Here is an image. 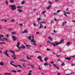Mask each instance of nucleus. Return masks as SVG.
Here are the masks:
<instances>
[{"mask_svg":"<svg viewBox=\"0 0 75 75\" xmlns=\"http://www.w3.org/2000/svg\"><path fill=\"white\" fill-rule=\"evenodd\" d=\"M33 25L34 27H36L37 26V25L35 24V23L33 24Z\"/></svg>","mask_w":75,"mask_h":75,"instance_id":"nucleus-51","label":"nucleus"},{"mask_svg":"<svg viewBox=\"0 0 75 75\" xmlns=\"http://www.w3.org/2000/svg\"><path fill=\"white\" fill-rule=\"evenodd\" d=\"M12 37L13 39V41H16L17 40V38L16 37H14V36L12 35L11 36Z\"/></svg>","mask_w":75,"mask_h":75,"instance_id":"nucleus-5","label":"nucleus"},{"mask_svg":"<svg viewBox=\"0 0 75 75\" xmlns=\"http://www.w3.org/2000/svg\"><path fill=\"white\" fill-rule=\"evenodd\" d=\"M9 7H11V8L12 11L15 10L16 9V6L14 5H9Z\"/></svg>","mask_w":75,"mask_h":75,"instance_id":"nucleus-2","label":"nucleus"},{"mask_svg":"<svg viewBox=\"0 0 75 75\" xmlns=\"http://www.w3.org/2000/svg\"><path fill=\"white\" fill-rule=\"evenodd\" d=\"M40 28H44V27L42 26V24H41V23H40Z\"/></svg>","mask_w":75,"mask_h":75,"instance_id":"nucleus-17","label":"nucleus"},{"mask_svg":"<svg viewBox=\"0 0 75 75\" xmlns=\"http://www.w3.org/2000/svg\"><path fill=\"white\" fill-rule=\"evenodd\" d=\"M51 7V5H50L47 8V10H48V9H50V8Z\"/></svg>","mask_w":75,"mask_h":75,"instance_id":"nucleus-22","label":"nucleus"},{"mask_svg":"<svg viewBox=\"0 0 75 75\" xmlns=\"http://www.w3.org/2000/svg\"><path fill=\"white\" fill-rule=\"evenodd\" d=\"M1 41H3V42L4 41H5V38H4L3 39H1Z\"/></svg>","mask_w":75,"mask_h":75,"instance_id":"nucleus-27","label":"nucleus"},{"mask_svg":"<svg viewBox=\"0 0 75 75\" xmlns=\"http://www.w3.org/2000/svg\"><path fill=\"white\" fill-rule=\"evenodd\" d=\"M48 58L45 57L44 58V60L45 61L47 62V60H48Z\"/></svg>","mask_w":75,"mask_h":75,"instance_id":"nucleus-14","label":"nucleus"},{"mask_svg":"<svg viewBox=\"0 0 75 75\" xmlns=\"http://www.w3.org/2000/svg\"><path fill=\"white\" fill-rule=\"evenodd\" d=\"M12 34H14V35H16L17 34V33H16V32H12Z\"/></svg>","mask_w":75,"mask_h":75,"instance_id":"nucleus-18","label":"nucleus"},{"mask_svg":"<svg viewBox=\"0 0 75 75\" xmlns=\"http://www.w3.org/2000/svg\"><path fill=\"white\" fill-rule=\"evenodd\" d=\"M14 62H12V61L11 62L10 64H11V65L12 66L14 67H19L21 68L22 69V68H23L22 66H21L20 65H14L13 64V63H14Z\"/></svg>","mask_w":75,"mask_h":75,"instance_id":"nucleus-1","label":"nucleus"},{"mask_svg":"<svg viewBox=\"0 0 75 75\" xmlns=\"http://www.w3.org/2000/svg\"><path fill=\"white\" fill-rule=\"evenodd\" d=\"M11 21L12 23H13V22L15 21V20L14 19H12L11 20Z\"/></svg>","mask_w":75,"mask_h":75,"instance_id":"nucleus-34","label":"nucleus"},{"mask_svg":"<svg viewBox=\"0 0 75 75\" xmlns=\"http://www.w3.org/2000/svg\"><path fill=\"white\" fill-rule=\"evenodd\" d=\"M41 23H43V24H45V22L44 21H42L40 22Z\"/></svg>","mask_w":75,"mask_h":75,"instance_id":"nucleus-50","label":"nucleus"},{"mask_svg":"<svg viewBox=\"0 0 75 75\" xmlns=\"http://www.w3.org/2000/svg\"><path fill=\"white\" fill-rule=\"evenodd\" d=\"M11 72H13L14 73H16L17 71L13 70H11Z\"/></svg>","mask_w":75,"mask_h":75,"instance_id":"nucleus-12","label":"nucleus"},{"mask_svg":"<svg viewBox=\"0 0 75 75\" xmlns=\"http://www.w3.org/2000/svg\"><path fill=\"white\" fill-rule=\"evenodd\" d=\"M47 51H50V49L47 48Z\"/></svg>","mask_w":75,"mask_h":75,"instance_id":"nucleus-54","label":"nucleus"},{"mask_svg":"<svg viewBox=\"0 0 75 75\" xmlns=\"http://www.w3.org/2000/svg\"><path fill=\"white\" fill-rule=\"evenodd\" d=\"M31 36H29L28 37V40H30L31 39Z\"/></svg>","mask_w":75,"mask_h":75,"instance_id":"nucleus-28","label":"nucleus"},{"mask_svg":"<svg viewBox=\"0 0 75 75\" xmlns=\"http://www.w3.org/2000/svg\"><path fill=\"white\" fill-rule=\"evenodd\" d=\"M48 2L49 3V4H52V2H51V1H48Z\"/></svg>","mask_w":75,"mask_h":75,"instance_id":"nucleus-55","label":"nucleus"},{"mask_svg":"<svg viewBox=\"0 0 75 75\" xmlns=\"http://www.w3.org/2000/svg\"><path fill=\"white\" fill-rule=\"evenodd\" d=\"M19 25H20V26H23V23H19Z\"/></svg>","mask_w":75,"mask_h":75,"instance_id":"nucleus-43","label":"nucleus"},{"mask_svg":"<svg viewBox=\"0 0 75 75\" xmlns=\"http://www.w3.org/2000/svg\"><path fill=\"white\" fill-rule=\"evenodd\" d=\"M59 12H60V10H57L56 11V13H59Z\"/></svg>","mask_w":75,"mask_h":75,"instance_id":"nucleus-48","label":"nucleus"},{"mask_svg":"<svg viewBox=\"0 0 75 75\" xmlns=\"http://www.w3.org/2000/svg\"><path fill=\"white\" fill-rule=\"evenodd\" d=\"M0 44L4 45V44H6V42H2L0 43Z\"/></svg>","mask_w":75,"mask_h":75,"instance_id":"nucleus-23","label":"nucleus"},{"mask_svg":"<svg viewBox=\"0 0 75 75\" xmlns=\"http://www.w3.org/2000/svg\"><path fill=\"white\" fill-rule=\"evenodd\" d=\"M53 66L55 68H56L57 67V66L55 64H53Z\"/></svg>","mask_w":75,"mask_h":75,"instance_id":"nucleus-46","label":"nucleus"},{"mask_svg":"<svg viewBox=\"0 0 75 75\" xmlns=\"http://www.w3.org/2000/svg\"><path fill=\"white\" fill-rule=\"evenodd\" d=\"M4 74L5 75H10V73H5Z\"/></svg>","mask_w":75,"mask_h":75,"instance_id":"nucleus-37","label":"nucleus"},{"mask_svg":"<svg viewBox=\"0 0 75 75\" xmlns=\"http://www.w3.org/2000/svg\"><path fill=\"white\" fill-rule=\"evenodd\" d=\"M52 23L53 24H54V20H52L51 21Z\"/></svg>","mask_w":75,"mask_h":75,"instance_id":"nucleus-40","label":"nucleus"},{"mask_svg":"<svg viewBox=\"0 0 75 75\" xmlns=\"http://www.w3.org/2000/svg\"><path fill=\"white\" fill-rule=\"evenodd\" d=\"M10 1V3H14V1L13 0H11Z\"/></svg>","mask_w":75,"mask_h":75,"instance_id":"nucleus-26","label":"nucleus"},{"mask_svg":"<svg viewBox=\"0 0 75 75\" xmlns=\"http://www.w3.org/2000/svg\"><path fill=\"white\" fill-rule=\"evenodd\" d=\"M62 66H64V65H65V64H64V63H63L62 64Z\"/></svg>","mask_w":75,"mask_h":75,"instance_id":"nucleus-42","label":"nucleus"},{"mask_svg":"<svg viewBox=\"0 0 75 75\" xmlns=\"http://www.w3.org/2000/svg\"><path fill=\"white\" fill-rule=\"evenodd\" d=\"M57 57H61V55H57V54L56 55Z\"/></svg>","mask_w":75,"mask_h":75,"instance_id":"nucleus-44","label":"nucleus"},{"mask_svg":"<svg viewBox=\"0 0 75 75\" xmlns=\"http://www.w3.org/2000/svg\"><path fill=\"white\" fill-rule=\"evenodd\" d=\"M54 20L56 21V22H57V20L55 18H54Z\"/></svg>","mask_w":75,"mask_h":75,"instance_id":"nucleus-58","label":"nucleus"},{"mask_svg":"<svg viewBox=\"0 0 75 75\" xmlns=\"http://www.w3.org/2000/svg\"><path fill=\"white\" fill-rule=\"evenodd\" d=\"M53 14L54 15H55V14L56 15H57V14H58V13H53Z\"/></svg>","mask_w":75,"mask_h":75,"instance_id":"nucleus-45","label":"nucleus"},{"mask_svg":"<svg viewBox=\"0 0 75 75\" xmlns=\"http://www.w3.org/2000/svg\"><path fill=\"white\" fill-rule=\"evenodd\" d=\"M25 3V2L24 1H23L21 2V4H24Z\"/></svg>","mask_w":75,"mask_h":75,"instance_id":"nucleus-38","label":"nucleus"},{"mask_svg":"<svg viewBox=\"0 0 75 75\" xmlns=\"http://www.w3.org/2000/svg\"><path fill=\"white\" fill-rule=\"evenodd\" d=\"M4 37V36L3 35H0V38L1 39V37Z\"/></svg>","mask_w":75,"mask_h":75,"instance_id":"nucleus-47","label":"nucleus"},{"mask_svg":"<svg viewBox=\"0 0 75 75\" xmlns=\"http://www.w3.org/2000/svg\"><path fill=\"white\" fill-rule=\"evenodd\" d=\"M18 49H21V48H23L22 47H19V48L18 47Z\"/></svg>","mask_w":75,"mask_h":75,"instance_id":"nucleus-52","label":"nucleus"},{"mask_svg":"<svg viewBox=\"0 0 75 75\" xmlns=\"http://www.w3.org/2000/svg\"><path fill=\"white\" fill-rule=\"evenodd\" d=\"M22 48L23 49H25V47L24 45H22Z\"/></svg>","mask_w":75,"mask_h":75,"instance_id":"nucleus-33","label":"nucleus"},{"mask_svg":"<svg viewBox=\"0 0 75 75\" xmlns=\"http://www.w3.org/2000/svg\"><path fill=\"white\" fill-rule=\"evenodd\" d=\"M64 13H66V14H70V13L69 12H65V11H64Z\"/></svg>","mask_w":75,"mask_h":75,"instance_id":"nucleus-31","label":"nucleus"},{"mask_svg":"<svg viewBox=\"0 0 75 75\" xmlns=\"http://www.w3.org/2000/svg\"><path fill=\"white\" fill-rule=\"evenodd\" d=\"M9 36V35L8 34V35H7L6 37L7 38H8Z\"/></svg>","mask_w":75,"mask_h":75,"instance_id":"nucleus-62","label":"nucleus"},{"mask_svg":"<svg viewBox=\"0 0 75 75\" xmlns=\"http://www.w3.org/2000/svg\"><path fill=\"white\" fill-rule=\"evenodd\" d=\"M66 45H67V46H69L70 45H71V42H68L67 43Z\"/></svg>","mask_w":75,"mask_h":75,"instance_id":"nucleus-8","label":"nucleus"},{"mask_svg":"<svg viewBox=\"0 0 75 75\" xmlns=\"http://www.w3.org/2000/svg\"><path fill=\"white\" fill-rule=\"evenodd\" d=\"M10 30H12V29H11V28H9V29H8L9 31Z\"/></svg>","mask_w":75,"mask_h":75,"instance_id":"nucleus-63","label":"nucleus"},{"mask_svg":"<svg viewBox=\"0 0 75 75\" xmlns=\"http://www.w3.org/2000/svg\"><path fill=\"white\" fill-rule=\"evenodd\" d=\"M64 16H65L66 17H68V16H67V14H66V13H64Z\"/></svg>","mask_w":75,"mask_h":75,"instance_id":"nucleus-60","label":"nucleus"},{"mask_svg":"<svg viewBox=\"0 0 75 75\" xmlns=\"http://www.w3.org/2000/svg\"><path fill=\"white\" fill-rule=\"evenodd\" d=\"M24 59L22 58V59H20V61H23V62H27V61L24 60Z\"/></svg>","mask_w":75,"mask_h":75,"instance_id":"nucleus-9","label":"nucleus"},{"mask_svg":"<svg viewBox=\"0 0 75 75\" xmlns=\"http://www.w3.org/2000/svg\"><path fill=\"white\" fill-rule=\"evenodd\" d=\"M31 42H33V43H35V41L34 40V38H33L32 40H30Z\"/></svg>","mask_w":75,"mask_h":75,"instance_id":"nucleus-7","label":"nucleus"},{"mask_svg":"<svg viewBox=\"0 0 75 75\" xmlns=\"http://www.w3.org/2000/svg\"><path fill=\"white\" fill-rule=\"evenodd\" d=\"M18 11L19 12H20V13H21V12H23V11L21 10L20 9H18Z\"/></svg>","mask_w":75,"mask_h":75,"instance_id":"nucleus-16","label":"nucleus"},{"mask_svg":"<svg viewBox=\"0 0 75 75\" xmlns=\"http://www.w3.org/2000/svg\"><path fill=\"white\" fill-rule=\"evenodd\" d=\"M37 10V9L36 8H34L33 9V11H36Z\"/></svg>","mask_w":75,"mask_h":75,"instance_id":"nucleus-59","label":"nucleus"},{"mask_svg":"<svg viewBox=\"0 0 75 75\" xmlns=\"http://www.w3.org/2000/svg\"><path fill=\"white\" fill-rule=\"evenodd\" d=\"M22 65L23 66V67H25V64H22Z\"/></svg>","mask_w":75,"mask_h":75,"instance_id":"nucleus-39","label":"nucleus"},{"mask_svg":"<svg viewBox=\"0 0 75 75\" xmlns=\"http://www.w3.org/2000/svg\"><path fill=\"white\" fill-rule=\"evenodd\" d=\"M20 45V42H19L17 43L16 47L18 48H19V45Z\"/></svg>","mask_w":75,"mask_h":75,"instance_id":"nucleus-13","label":"nucleus"},{"mask_svg":"<svg viewBox=\"0 0 75 75\" xmlns=\"http://www.w3.org/2000/svg\"><path fill=\"white\" fill-rule=\"evenodd\" d=\"M0 65H2V66H3V65H4V63L3 62H0Z\"/></svg>","mask_w":75,"mask_h":75,"instance_id":"nucleus-15","label":"nucleus"},{"mask_svg":"<svg viewBox=\"0 0 75 75\" xmlns=\"http://www.w3.org/2000/svg\"><path fill=\"white\" fill-rule=\"evenodd\" d=\"M4 54L5 55H6V56L7 57H8V58H10V56L8 55V54L7 53V50H6L4 52Z\"/></svg>","mask_w":75,"mask_h":75,"instance_id":"nucleus-4","label":"nucleus"},{"mask_svg":"<svg viewBox=\"0 0 75 75\" xmlns=\"http://www.w3.org/2000/svg\"><path fill=\"white\" fill-rule=\"evenodd\" d=\"M65 59L67 60H71V58L69 57H65Z\"/></svg>","mask_w":75,"mask_h":75,"instance_id":"nucleus-11","label":"nucleus"},{"mask_svg":"<svg viewBox=\"0 0 75 75\" xmlns=\"http://www.w3.org/2000/svg\"><path fill=\"white\" fill-rule=\"evenodd\" d=\"M17 59V58L16 57H15L13 58V59Z\"/></svg>","mask_w":75,"mask_h":75,"instance_id":"nucleus-61","label":"nucleus"},{"mask_svg":"<svg viewBox=\"0 0 75 75\" xmlns=\"http://www.w3.org/2000/svg\"><path fill=\"white\" fill-rule=\"evenodd\" d=\"M44 66H47V65H48V64L47 63H45L44 64Z\"/></svg>","mask_w":75,"mask_h":75,"instance_id":"nucleus-30","label":"nucleus"},{"mask_svg":"<svg viewBox=\"0 0 75 75\" xmlns=\"http://www.w3.org/2000/svg\"><path fill=\"white\" fill-rule=\"evenodd\" d=\"M10 52H11L12 53V54H15V52H14L12 50H10Z\"/></svg>","mask_w":75,"mask_h":75,"instance_id":"nucleus-21","label":"nucleus"},{"mask_svg":"<svg viewBox=\"0 0 75 75\" xmlns=\"http://www.w3.org/2000/svg\"><path fill=\"white\" fill-rule=\"evenodd\" d=\"M5 3L6 4V6H8V2L7 1H5Z\"/></svg>","mask_w":75,"mask_h":75,"instance_id":"nucleus-35","label":"nucleus"},{"mask_svg":"<svg viewBox=\"0 0 75 75\" xmlns=\"http://www.w3.org/2000/svg\"><path fill=\"white\" fill-rule=\"evenodd\" d=\"M67 24V22H63V24H62V25H65V24Z\"/></svg>","mask_w":75,"mask_h":75,"instance_id":"nucleus-24","label":"nucleus"},{"mask_svg":"<svg viewBox=\"0 0 75 75\" xmlns=\"http://www.w3.org/2000/svg\"><path fill=\"white\" fill-rule=\"evenodd\" d=\"M64 39H62L59 42V43L57 42L56 41L54 42L55 44H56V45H59V44H62V42H64Z\"/></svg>","mask_w":75,"mask_h":75,"instance_id":"nucleus-3","label":"nucleus"},{"mask_svg":"<svg viewBox=\"0 0 75 75\" xmlns=\"http://www.w3.org/2000/svg\"><path fill=\"white\" fill-rule=\"evenodd\" d=\"M26 58H27V59H30V60L32 59L31 58H30V57H28V56H27L26 57Z\"/></svg>","mask_w":75,"mask_h":75,"instance_id":"nucleus-32","label":"nucleus"},{"mask_svg":"<svg viewBox=\"0 0 75 75\" xmlns=\"http://www.w3.org/2000/svg\"><path fill=\"white\" fill-rule=\"evenodd\" d=\"M37 21H40L41 20V18H37Z\"/></svg>","mask_w":75,"mask_h":75,"instance_id":"nucleus-25","label":"nucleus"},{"mask_svg":"<svg viewBox=\"0 0 75 75\" xmlns=\"http://www.w3.org/2000/svg\"><path fill=\"white\" fill-rule=\"evenodd\" d=\"M28 33V32L27 30H24V31L22 32V33Z\"/></svg>","mask_w":75,"mask_h":75,"instance_id":"nucleus-10","label":"nucleus"},{"mask_svg":"<svg viewBox=\"0 0 75 75\" xmlns=\"http://www.w3.org/2000/svg\"><path fill=\"white\" fill-rule=\"evenodd\" d=\"M32 72V70H30L29 72V74H31V72Z\"/></svg>","mask_w":75,"mask_h":75,"instance_id":"nucleus-57","label":"nucleus"},{"mask_svg":"<svg viewBox=\"0 0 75 75\" xmlns=\"http://www.w3.org/2000/svg\"><path fill=\"white\" fill-rule=\"evenodd\" d=\"M30 65L31 66L32 68H34V65H35V64H33V65L30 64Z\"/></svg>","mask_w":75,"mask_h":75,"instance_id":"nucleus-20","label":"nucleus"},{"mask_svg":"<svg viewBox=\"0 0 75 75\" xmlns=\"http://www.w3.org/2000/svg\"><path fill=\"white\" fill-rule=\"evenodd\" d=\"M27 75H31V73H29Z\"/></svg>","mask_w":75,"mask_h":75,"instance_id":"nucleus-64","label":"nucleus"},{"mask_svg":"<svg viewBox=\"0 0 75 75\" xmlns=\"http://www.w3.org/2000/svg\"><path fill=\"white\" fill-rule=\"evenodd\" d=\"M53 46H54V47H55V46H56V45L55 44H54L53 43Z\"/></svg>","mask_w":75,"mask_h":75,"instance_id":"nucleus-56","label":"nucleus"},{"mask_svg":"<svg viewBox=\"0 0 75 75\" xmlns=\"http://www.w3.org/2000/svg\"><path fill=\"white\" fill-rule=\"evenodd\" d=\"M48 38L51 41H52V38H51V37H48Z\"/></svg>","mask_w":75,"mask_h":75,"instance_id":"nucleus-36","label":"nucleus"},{"mask_svg":"<svg viewBox=\"0 0 75 75\" xmlns=\"http://www.w3.org/2000/svg\"><path fill=\"white\" fill-rule=\"evenodd\" d=\"M37 58L38 59H39V60L41 61V62H43L44 61V60H42V59H41V57L38 56V57Z\"/></svg>","mask_w":75,"mask_h":75,"instance_id":"nucleus-6","label":"nucleus"},{"mask_svg":"<svg viewBox=\"0 0 75 75\" xmlns=\"http://www.w3.org/2000/svg\"><path fill=\"white\" fill-rule=\"evenodd\" d=\"M22 7V6H17V8H21Z\"/></svg>","mask_w":75,"mask_h":75,"instance_id":"nucleus-41","label":"nucleus"},{"mask_svg":"<svg viewBox=\"0 0 75 75\" xmlns=\"http://www.w3.org/2000/svg\"><path fill=\"white\" fill-rule=\"evenodd\" d=\"M26 46L28 48H30V46L28 45H26Z\"/></svg>","mask_w":75,"mask_h":75,"instance_id":"nucleus-29","label":"nucleus"},{"mask_svg":"<svg viewBox=\"0 0 75 75\" xmlns=\"http://www.w3.org/2000/svg\"><path fill=\"white\" fill-rule=\"evenodd\" d=\"M45 13H46V11H43L41 13V14H44Z\"/></svg>","mask_w":75,"mask_h":75,"instance_id":"nucleus-19","label":"nucleus"},{"mask_svg":"<svg viewBox=\"0 0 75 75\" xmlns=\"http://www.w3.org/2000/svg\"><path fill=\"white\" fill-rule=\"evenodd\" d=\"M16 57V55H15V54H14L13 55H12V57L13 58V57Z\"/></svg>","mask_w":75,"mask_h":75,"instance_id":"nucleus-49","label":"nucleus"},{"mask_svg":"<svg viewBox=\"0 0 75 75\" xmlns=\"http://www.w3.org/2000/svg\"><path fill=\"white\" fill-rule=\"evenodd\" d=\"M54 33H57V31H56L55 30H54L53 31Z\"/></svg>","mask_w":75,"mask_h":75,"instance_id":"nucleus-53","label":"nucleus"}]
</instances>
